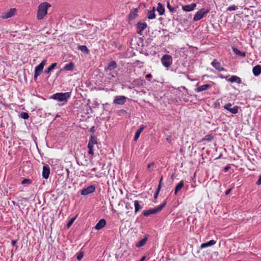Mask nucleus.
I'll return each mask as SVG.
<instances>
[{"label": "nucleus", "instance_id": "obj_1", "mask_svg": "<svg viewBox=\"0 0 261 261\" xmlns=\"http://www.w3.org/2000/svg\"><path fill=\"white\" fill-rule=\"evenodd\" d=\"M50 5L47 2L41 3L38 8L37 18L38 20L42 19L47 14L48 9L50 7Z\"/></svg>", "mask_w": 261, "mask_h": 261}, {"label": "nucleus", "instance_id": "obj_2", "mask_svg": "<svg viewBox=\"0 0 261 261\" xmlns=\"http://www.w3.org/2000/svg\"><path fill=\"white\" fill-rule=\"evenodd\" d=\"M70 96V92L56 93L51 95L49 98L56 100L60 102H64V103H66Z\"/></svg>", "mask_w": 261, "mask_h": 261}, {"label": "nucleus", "instance_id": "obj_3", "mask_svg": "<svg viewBox=\"0 0 261 261\" xmlns=\"http://www.w3.org/2000/svg\"><path fill=\"white\" fill-rule=\"evenodd\" d=\"M166 203H167L166 202L164 201L162 204L158 206L155 208L144 211L143 212V215L145 217H147L151 214H154L159 213L165 206V205H166Z\"/></svg>", "mask_w": 261, "mask_h": 261}, {"label": "nucleus", "instance_id": "obj_4", "mask_svg": "<svg viewBox=\"0 0 261 261\" xmlns=\"http://www.w3.org/2000/svg\"><path fill=\"white\" fill-rule=\"evenodd\" d=\"M210 12L209 9L202 8L196 12L193 17L194 21H197L203 18V17Z\"/></svg>", "mask_w": 261, "mask_h": 261}, {"label": "nucleus", "instance_id": "obj_5", "mask_svg": "<svg viewBox=\"0 0 261 261\" xmlns=\"http://www.w3.org/2000/svg\"><path fill=\"white\" fill-rule=\"evenodd\" d=\"M161 61L164 67L168 68L172 64V57L171 55L165 54L161 58Z\"/></svg>", "mask_w": 261, "mask_h": 261}, {"label": "nucleus", "instance_id": "obj_6", "mask_svg": "<svg viewBox=\"0 0 261 261\" xmlns=\"http://www.w3.org/2000/svg\"><path fill=\"white\" fill-rule=\"evenodd\" d=\"M97 143V142L96 137L94 135H91L90 137V139L89 141L88 144V148L89 149L88 153L89 154L93 155V154H94L93 146H94V145L96 144Z\"/></svg>", "mask_w": 261, "mask_h": 261}, {"label": "nucleus", "instance_id": "obj_7", "mask_svg": "<svg viewBox=\"0 0 261 261\" xmlns=\"http://www.w3.org/2000/svg\"><path fill=\"white\" fill-rule=\"evenodd\" d=\"M96 189L95 186L94 185H90L88 187L84 188L81 190V194L82 195L86 196L88 194L93 193L95 192Z\"/></svg>", "mask_w": 261, "mask_h": 261}, {"label": "nucleus", "instance_id": "obj_8", "mask_svg": "<svg viewBox=\"0 0 261 261\" xmlns=\"http://www.w3.org/2000/svg\"><path fill=\"white\" fill-rule=\"evenodd\" d=\"M126 99L127 98L125 96H116L114 97L113 103L119 105H123L126 102Z\"/></svg>", "mask_w": 261, "mask_h": 261}, {"label": "nucleus", "instance_id": "obj_9", "mask_svg": "<svg viewBox=\"0 0 261 261\" xmlns=\"http://www.w3.org/2000/svg\"><path fill=\"white\" fill-rule=\"evenodd\" d=\"M16 11V9L15 8H11L7 11L4 12L1 17L3 19H7L14 16Z\"/></svg>", "mask_w": 261, "mask_h": 261}, {"label": "nucleus", "instance_id": "obj_10", "mask_svg": "<svg viewBox=\"0 0 261 261\" xmlns=\"http://www.w3.org/2000/svg\"><path fill=\"white\" fill-rule=\"evenodd\" d=\"M147 27V24L145 22H138L137 24V33L140 35H142V32L146 29Z\"/></svg>", "mask_w": 261, "mask_h": 261}, {"label": "nucleus", "instance_id": "obj_11", "mask_svg": "<svg viewBox=\"0 0 261 261\" xmlns=\"http://www.w3.org/2000/svg\"><path fill=\"white\" fill-rule=\"evenodd\" d=\"M212 66L214 67L216 69L218 70L219 71H225V69L223 68L221 64L216 60L214 59L213 62L211 63Z\"/></svg>", "mask_w": 261, "mask_h": 261}, {"label": "nucleus", "instance_id": "obj_12", "mask_svg": "<svg viewBox=\"0 0 261 261\" xmlns=\"http://www.w3.org/2000/svg\"><path fill=\"white\" fill-rule=\"evenodd\" d=\"M50 174V168L48 165H45L43 167L42 176L45 179H47Z\"/></svg>", "mask_w": 261, "mask_h": 261}, {"label": "nucleus", "instance_id": "obj_13", "mask_svg": "<svg viewBox=\"0 0 261 261\" xmlns=\"http://www.w3.org/2000/svg\"><path fill=\"white\" fill-rule=\"evenodd\" d=\"M106 225V221L104 219H100L94 226V229L97 230H100Z\"/></svg>", "mask_w": 261, "mask_h": 261}, {"label": "nucleus", "instance_id": "obj_14", "mask_svg": "<svg viewBox=\"0 0 261 261\" xmlns=\"http://www.w3.org/2000/svg\"><path fill=\"white\" fill-rule=\"evenodd\" d=\"M196 7V4L192 3L190 5L182 6V9L186 12H190L193 11Z\"/></svg>", "mask_w": 261, "mask_h": 261}, {"label": "nucleus", "instance_id": "obj_15", "mask_svg": "<svg viewBox=\"0 0 261 261\" xmlns=\"http://www.w3.org/2000/svg\"><path fill=\"white\" fill-rule=\"evenodd\" d=\"M143 203L141 201L138 200L134 201V207H135V213L137 214L139 211L143 208Z\"/></svg>", "mask_w": 261, "mask_h": 261}, {"label": "nucleus", "instance_id": "obj_16", "mask_svg": "<svg viewBox=\"0 0 261 261\" xmlns=\"http://www.w3.org/2000/svg\"><path fill=\"white\" fill-rule=\"evenodd\" d=\"M117 68V63L115 61H111L108 65L105 70L106 71H112Z\"/></svg>", "mask_w": 261, "mask_h": 261}, {"label": "nucleus", "instance_id": "obj_17", "mask_svg": "<svg viewBox=\"0 0 261 261\" xmlns=\"http://www.w3.org/2000/svg\"><path fill=\"white\" fill-rule=\"evenodd\" d=\"M226 79L231 83H236L237 84H240L241 83V79L236 75H231L229 79Z\"/></svg>", "mask_w": 261, "mask_h": 261}, {"label": "nucleus", "instance_id": "obj_18", "mask_svg": "<svg viewBox=\"0 0 261 261\" xmlns=\"http://www.w3.org/2000/svg\"><path fill=\"white\" fill-rule=\"evenodd\" d=\"M211 87V85L209 84H205L202 86H200L195 89V91L196 92H200L203 91H205L207 90L208 89Z\"/></svg>", "mask_w": 261, "mask_h": 261}, {"label": "nucleus", "instance_id": "obj_19", "mask_svg": "<svg viewBox=\"0 0 261 261\" xmlns=\"http://www.w3.org/2000/svg\"><path fill=\"white\" fill-rule=\"evenodd\" d=\"M216 243V241L215 240H212L206 243H204L201 244L200 245V248L201 249H203V248L213 246V245H215Z\"/></svg>", "mask_w": 261, "mask_h": 261}, {"label": "nucleus", "instance_id": "obj_20", "mask_svg": "<svg viewBox=\"0 0 261 261\" xmlns=\"http://www.w3.org/2000/svg\"><path fill=\"white\" fill-rule=\"evenodd\" d=\"M252 72L255 76H258L261 73V66L257 65L253 67Z\"/></svg>", "mask_w": 261, "mask_h": 261}, {"label": "nucleus", "instance_id": "obj_21", "mask_svg": "<svg viewBox=\"0 0 261 261\" xmlns=\"http://www.w3.org/2000/svg\"><path fill=\"white\" fill-rule=\"evenodd\" d=\"M156 11L160 15H163L165 12V8L164 6L160 3L158 4Z\"/></svg>", "mask_w": 261, "mask_h": 261}, {"label": "nucleus", "instance_id": "obj_22", "mask_svg": "<svg viewBox=\"0 0 261 261\" xmlns=\"http://www.w3.org/2000/svg\"><path fill=\"white\" fill-rule=\"evenodd\" d=\"M155 8L154 7H153L152 10L148 11L147 14V17L149 19H152L155 18Z\"/></svg>", "mask_w": 261, "mask_h": 261}, {"label": "nucleus", "instance_id": "obj_23", "mask_svg": "<svg viewBox=\"0 0 261 261\" xmlns=\"http://www.w3.org/2000/svg\"><path fill=\"white\" fill-rule=\"evenodd\" d=\"M184 187V181L181 180L175 187L174 194L177 195L178 191H179Z\"/></svg>", "mask_w": 261, "mask_h": 261}, {"label": "nucleus", "instance_id": "obj_24", "mask_svg": "<svg viewBox=\"0 0 261 261\" xmlns=\"http://www.w3.org/2000/svg\"><path fill=\"white\" fill-rule=\"evenodd\" d=\"M148 238L147 237H144L141 240L139 241L136 244V246L137 247H141L143 246L146 243L147 241Z\"/></svg>", "mask_w": 261, "mask_h": 261}, {"label": "nucleus", "instance_id": "obj_25", "mask_svg": "<svg viewBox=\"0 0 261 261\" xmlns=\"http://www.w3.org/2000/svg\"><path fill=\"white\" fill-rule=\"evenodd\" d=\"M74 68V64L73 62H70L68 64H66L64 67V69L68 71L73 70Z\"/></svg>", "mask_w": 261, "mask_h": 261}, {"label": "nucleus", "instance_id": "obj_26", "mask_svg": "<svg viewBox=\"0 0 261 261\" xmlns=\"http://www.w3.org/2000/svg\"><path fill=\"white\" fill-rule=\"evenodd\" d=\"M232 50L233 53L238 56L245 57L246 56V53L245 52H242L239 49H238L237 48L232 47Z\"/></svg>", "mask_w": 261, "mask_h": 261}, {"label": "nucleus", "instance_id": "obj_27", "mask_svg": "<svg viewBox=\"0 0 261 261\" xmlns=\"http://www.w3.org/2000/svg\"><path fill=\"white\" fill-rule=\"evenodd\" d=\"M57 65V63H54L51 64L49 67H48L47 68H46L44 70V73H46V74L49 73L50 72L51 70H53L56 67Z\"/></svg>", "mask_w": 261, "mask_h": 261}, {"label": "nucleus", "instance_id": "obj_28", "mask_svg": "<svg viewBox=\"0 0 261 261\" xmlns=\"http://www.w3.org/2000/svg\"><path fill=\"white\" fill-rule=\"evenodd\" d=\"M46 61V60H43L38 66H36V69L39 71H42Z\"/></svg>", "mask_w": 261, "mask_h": 261}, {"label": "nucleus", "instance_id": "obj_29", "mask_svg": "<svg viewBox=\"0 0 261 261\" xmlns=\"http://www.w3.org/2000/svg\"><path fill=\"white\" fill-rule=\"evenodd\" d=\"M214 138V136L212 134H208L206 135L204 138L202 139L203 141H207V142H211Z\"/></svg>", "mask_w": 261, "mask_h": 261}, {"label": "nucleus", "instance_id": "obj_30", "mask_svg": "<svg viewBox=\"0 0 261 261\" xmlns=\"http://www.w3.org/2000/svg\"><path fill=\"white\" fill-rule=\"evenodd\" d=\"M239 107L238 106H234L233 108L230 109L228 111L232 114H236L239 112Z\"/></svg>", "mask_w": 261, "mask_h": 261}, {"label": "nucleus", "instance_id": "obj_31", "mask_svg": "<svg viewBox=\"0 0 261 261\" xmlns=\"http://www.w3.org/2000/svg\"><path fill=\"white\" fill-rule=\"evenodd\" d=\"M79 49H80L82 51L86 53H88L89 51L88 48L85 45H80L79 47Z\"/></svg>", "mask_w": 261, "mask_h": 261}, {"label": "nucleus", "instance_id": "obj_32", "mask_svg": "<svg viewBox=\"0 0 261 261\" xmlns=\"http://www.w3.org/2000/svg\"><path fill=\"white\" fill-rule=\"evenodd\" d=\"M238 9V6L232 5L230 6L227 8V11H234Z\"/></svg>", "mask_w": 261, "mask_h": 261}, {"label": "nucleus", "instance_id": "obj_33", "mask_svg": "<svg viewBox=\"0 0 261 261\" xmlns=\"http://www.w3.org/2000/svg\"><path fill=\"white\" fill-rule=\"evenodd\" d=\"M20 117L23 119H28L29 117V114L26 112H22L20 114Z\"/></svg>", "mask_w": 261, "mask_h": 261}, {"label": "nucleus", "instance_id": "obj_34", "mask_svg": "<svg viewBox=\"0 0 261 261\" xmlns=\"http://www.w3.org/2000/svg\"><path fill=\"white\" fill-rule=\"evenodd\" d=\"M42 71H39L36 69V67L35 69V74H34V78L37 79V77L40 74V73Z\"/></svg>", "mask_w": 261, "mask_h": 261}, {"label": "nucleus", "instance_id": "obj_35", "mask_svg": "<svg viewBox=\"0 0 261 261\" xmlns=\"http://www.w3.org/2000/svg\"><path fill=\"white\" fill-rule=\"evenodd\" d=\"M167 7L169 10L170 11V12H173V11H175V9L170 5L169 2H168Z\"/></svg>", "mask_w": 261, "mask_h": 261}, {"label": "nucleus", "instance_id": "obj_36", "mask_svg": "<svg viewBox=\"0 0 261 261\" xmlns=\"http://www.w3.org/2000/svg\"><path fill=\"white\" fill-rule=\"evenodd\" d=\"M83 253L82 252H79L77 254L76 258L78 260H80L83 257Z\"/></svg>", "mask_w": 261, "mask_h": 261}, {"label": "nucleus", "instance_id": "obj_37", "mask_svg": "<svg viewBox=\"0 0 261 261\" xmlns=\"http://www.w3.org/2000/svg\"><path fill=\"white\" fill-rule=\"evenodd\" d=\"M231 106L232 105L230 103H228L224 106V108L228 111V110L231 108Z\"/></svg>", "mask_w": 261, "mask_h": 261}, {"label": "nucleus", "instance_id": "obj_38", "mask_svg": "<svg viewBox=\"0 0 261 261\" xmlns=\"http://www.w3.org/2000/svg\"><path fill=\"white\" fill-rule=\"evenodd\" d=\"M75 218H73L71 219L70 220V221L68 222L67 226L68 227H69L73 223L74 221L75 220Z\"/></svg>", "mask_w": 261, "mask_h": 261}, {"label": "nucleus", "instance_id": "obj_39", "mask_svg": "<svg viewBox=\"0 0 261 261\" xmlns=\"http://www.w3.org/2000/svg\"><path fill=\"white\" fill-rule=\"evenodd\" d=\"M140 133H139L138 131H137L136 132V134H135V137H134V141H136L138 138H139L140 136Z\"/></svg>", "mask_w": 261, "mask_h": 261}, {"label": "nucleus", "instance_id": "obj_40", "mask_svg": "<svg viewBox=\"0 0 261 261\" xmlns=\"http://www.w3.org/2000/svg\"><path fill=\"white\" fill-rule=\"evenodd\" d=\"M31 182V180L29 179H24L22 181H21V184L24 185V184H30Z\"/></svg>", "mask_w": 261, "mask_h": 261}, {"label": "nucleus", "instance_id": "obj_41", "mask_svg": "<svg viewBox=\"0 0 261 261\" xmlns=\"http://www.w3.org/2000/svg\"><path fill=\"white\" fill-rule=\"evenodd\" d=\"M145 128V126L142 125L140 128L137 130V131L140 133V134L143 132L144 129Z\"/></svg>", "mask_w": 261, "mask_h": 261}, {"label": "nucleus", "instance_id": "obj_42", "mask_svg": "<svg viewBox=\"0 0 261 261\" xmlns=\"http://www.w3.org/2000/svg\"><path fill=\"white\" fill-rule=\"evenodd\" d=\"M256 184L258 186L261 185V175H259L258 180L256 182Z\"/></svg>", "mask_w": 261, "mask_h": 261}, {"label": "nucleus", "instance_id": "obj_43", "mask_svg": "<svg viewBox=\"0 0 261 261\" xmlns=\"http://www.w3.org/2000/svg\"><path fill=\"white\" fill-rule=\"evenodd\" d=\"M230 168V167L229 166V165H227L226 166V167H224V172H227V171H228V170Z\"/></svg>", "mask_w": 261, "mask_h": 261}, {"label": "nucleus", "instance_id": "obj_44", "mask_svg": "<svg viewBox=\"0 0 261 261\" xmlns=\"http://www.w3.org/2000/svg\"><path fill=\"white\" fill-rule=\"evenodd\" d=\"M231 190H232V188H230V189L226 190V191L225 192V195H228L230 193V192H231Z\"/></svg>", "mask_w": 261, "mask_h": 261}, {"label": "nucleus", "instance_id": "obj_45", "mask_svg": "<svg viewBox=\"0 0 261 261\" xmlns=\"http://www.w3.org/2000/svg\"><path fill=\"white\" fill-rule=\"evenodd\" d=\"M154 165V163L152 162L149 164H148L147 165V168L148 169H149L150 168H151V166H153Z\"/></svg>", "mask_w": 261, "mask_h": 261}, {"label": "nucleus", "instance_id": "obj_46", "mask_svg": "<svg viewBox=\"0 0 261 261\" xmlns=\"http://www.w3.org/2000/svg\"><path fill=\"white\" fill-rule=\"evenodd\" d=\"M162 177L161 178L160 181V184H159V185L158 186V189H157V190H158V191H159L160 189H161V182L162 181Z\"/></svg>", "mask_w": 261, "mask_h": 261}, {"label": "nucleus", "instance_id": "obj_47", "mask_svg": "<svg viewBox=\"0 0 261 261\" xmlns=\"http://www.w3.org/2000/svg\"><path fill=\"white\" fill-rule=\"evenodd\" d=\"M151 77H152V75L151 74H150V73L146 74V76H145V77L147 79L151 78Z\"/></svg>", "mask_w": 261, "mask_h": 261}, {"label": "nucleus", "instance_id": "obj_48", "mask_svg": "<svg viewBox=\"0 0 261 261\" xmlns=\"http://www.w3.org/2000/svg\"><path fill=\"white\" fill-rule=\"evenodd\" d=\"M159 191H158V190L156 191V192L154 193V197L155 198H156L158 196V194H159Z\"/></svg>", "mask_w": 261, "mask_h": 261}, {"label": "nucleus", "instance_id": "obj_49", "mask_svg": "<svg viewBox=\"0 0 261 261\" xmlns=\"http://www.w3.org/2000/svg\"><path fill=\"white\" fill-rule=\"evenodd\" d=\"M125 207H126V209H129V208H132V207H130V205H129V204H128V203H126V204H125Z\"/></svg>", "mask_w": 261, "mask_h": 261}, {"label": "nucleus", "instance_id": "obj_50", "mask_svg": "<svg viewBox=\"0 0 261 261\" xmlns=\"http://www.w3.org/2000/svg\"><path fill=\"white\" fill-rule=\"evenodd\" d=\"M11 243H12V245L13 246H15L16 245V241L13 240H12Z\"/></svg>", "mask_w": 261, "mask_h": 261}, {"label": "nucleus", "instance_id": "obj_51", "mask_svg": "<svg viewBox=\"0 0 261 261\" xmlns=\"http://www.w3.org/2000/svg\"><path fill=\"white\" fill-rule=\"evenodd\" d=\"M145 258H146V257H145V256H143L141 258V259H140V261H144V260L145 259Z\"/></svg>", "mask_w": 261, "mask_h": 261}, {"label": "nucleus", "instance_id": "obj_52", "mask_svg": "<svg viewBox=\"0 0 261 261\" xmlns=\"http://www.w3.org/2000/svg\"><path fill=\"white\" fill-rule=\"evenodd\" d=\"M94 131V127L93 126L91 128L90 132H93Z\"/></svg>", "mask_w": 261, "mask_h": 261}, {"label": "nucleus", "instance_id": "obj_53", "mask_svg": "<svg viewBox=\"0 0 261 261\" xmlns=\"http://www.w3.org/2000/svg\"><path fill=\"white\" fill-rule=\"evenodd\" d=\"M0 104H2L3 105H4L5 104L3 103V102L2 101H1L0 100Z\"/></svg>", "mask_w": 261, "mask_h": 261}, {"label": "nucleus", "instance_id": "obj_54", "mask_svg": "<svg viewBox=\"0 0 261 261\" xmlns=\"http://www.w3.org/2000/svg\"><path fill=\"white\" fill-rule=\"evenodd\" d=\"M183 89H186V87H182Z\"/></svg>", "mask_w": 261, "mask_h": 261}, {"label": "nucleus", "instance_id": "obj_55", "mask_svg": "<svg viewBox=\"0 0 261 261\" xmlns=\"http://www.w3.org/2000/svg\"><path fill=\"white\" fill-rule=\"evenodd\" d=\"M95 168H93V169H92V171H95Z\"/></svg>", "mask_w": 261, "mask_h": 261}, {"label": "nucleus", "instance_id": "obj_56", "mask_svg": "<svg viewBox=\"0 0 261 261\" xmlns=\"http://www.w3.org/2000/svg\"><path fill=\"white\" fill-rule=\"evenodd\" d=\"M59 117V116L57 115L56 117Z\"/></svg>", "mask_w": 261, "mask_h": 261}, {"label": "nucleus", "instance_id": "obj_57", "mask_svg": "<svg viewBox=\"0 0 261 261\" xmlns=\"http://www.w3.org/2000/svg\"><path fill=\"white\" fill-rule=\"evenodd\" d=\"M112 76L113 77H115V76L114 75H112Z\"/></svg>", "mask_w": 261, "mask_h": 261}]
</instances>
